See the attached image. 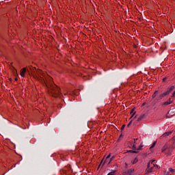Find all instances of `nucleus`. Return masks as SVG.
<instances>
[{
  "label": "nucleus",
  "instance_id": "obj_23",
  "mask_svg": "<svg viewBox=\"0 0 175 175\" xmlns=\"http://www.w3.org/2000/svg\"><path fill=\"white\" fill-rule=\"evenodd\" d=\"M174 96H175V91L173 92L170 98H174Z\"/></svg>",
  "mask_w": 175,
  "mask_h": 175
},
{
  "label": "nucleus",
  "instance_id": "obj_16",
  "mask_svg": "<svg viewBox=\"0 0 175 175\" xmlns=\"http://www.w3.org/2000/svg\"><path fill=\"white\" fill-rule=\"evenodd\" d=\"M157 142H153L152 145L150 146V150H152L155 147Z\"/></svg>",
  "mask_w": 175,
  "mask_h": 175
},
{
  "label": "nucleus",
  "instance_id": "obj_8",
  "mask_svg": "<svg viewBox=\"0 0 175 175\" xmlns=\"http://www.w3.org/2000/svg\"><path fill=\"white\" fill-rule=\"evenodd\" d=\"M145 117H146V115L142 114V115L139 116L137 118V121H138V122H139V121H142V120H144Z\"/></svg>",
  "mask_w": 175,
  "mask_h": 175
},
{
  "label": "nucleus",
  "instance_id": "obj_11",
  "mask_svg": "<svg viewBox=\"0 0 175 175\" xmlns=\"http://www.w3.org/2000/svg\"><path fill=\"white\" fill-rule=\"evenodd\" d=\"M158 92H159L158 90H156V91L154 92V94H153L152 96V98L153 99L157 97V95Z\"/></svg>",
  "mask_w": 175,
  "mask_h": 175
},
{
  "label": "nucleus",
  "instance_id": "obj_15",
  "mask_svg": "<svg viewBox=\"0 0 175 175\" xmlns=\"http://www.w3.org/2000/svg\"><path fill=\"white\" fill-rule=\"evenodd\" d=\"M139 161V159L137 158L134 159V160L132 161L133 165H135V163H137Z\"/></svg>",
  "mask_w": 175,
  "mask_h": 175
},
{
  "label": "nucleus",
  "instance_id": "obj_29",
  "mask_svg": "<svg viewBox=\"0 0 175 175\" xmlns=\"http://www.w3.org/2000/svg\"><path fill=\"white\" fill-rule=\"evenodd\" d=\"M114 159V157H112L110 159H109V161H113V159Z\"/></svg>",
  "mask_w": 175,
  "mask_h": 175
},
{
  "label": "nucleus",
  "instance_id": "obj_18",
  "mask_svg": "<svg viewBox=\"0 0 175 175\" xmlns=\"http://www.w3.org/2000/svg\"><path fill=\"white\" fill-rule=\"evenodd\" d=\"M169 172H170V173H174V172H175V170L173 169V168H169Z\"/></svg>",
  "mask_w": 175,
  "mask_h": 175
},
{
  "label": "nucleus",
  "instance_id": "obj_1",
  "mask_svg": "<svg viewBox=\"0 0 175 175\" xmlns=\"http://www.w3.org/2000/svg\"><path fill=\"white\" fill-rule=\"evenodd\" d=\"M31 75L36 80H38L40 83L46 88L49 95L53 96V98H61L62 94L61 93V89L54 84L53 78L46 74L40 70H36L33 68L31 70Z\"/></svg>",
  "mask_w": 175,
  "mask_h": 175
},
{
  "label": "nucleus",
  "instance_id": "obj_17",
  "mask_svg": "<svg viewBox=\"0 0 175 175\" xmlns=\"http://www.w3.org/2000/svg\"><path fill=\"white\" fill-rule=\"evenodd\" d=\"M143 144H141L139 147L138 148H137V151H139V150H142V148H143Z\"/></svg>",
  "mask_w": 175,
  "mask_h": 175
},
{
  "label": "nucleus",
  "instance_id": "obj_35",
  "mask_svg": "<svg viewBox=\"0 0 175 175\" xmlns=\"http://www.w3.org/2000/svg\"><path fill=\"white\" fill-rule=\"evenodd\" d=\"M136 117H137V116H135L134 118H136Z\"/></svg>",
  "mask_w": 175,
  "mask_h": 175
},
{
  "label": "nucleus",
  "instance_id": "obj_27",
  "mask_svg": "<svg viewBox=\"0 0 175 175\" xmlns=\"http://www.w3.org/2000/svg\"><path fill=\"white\" fill-rule=\"evenodd\" d=\"M107 159H110V154H109L107 157H106Z\"/></svg>",
  "mask_w": 175,
  "mask_h": 175
},
{
  "label": "nucleus",
  "instance_id": "obj_4",
  "mask_svg": "<svg viewBox=\"0 0 175 175\" xmlns=\"http://www.w3.org/2000/svg\"><path fill=\"white\" fill-rule=\"evenodd\" d=\"M174 150V147L171 146H168V148L167 149V151L165 152V155L167 157H170L172 155V150Z\"/></svg>",
  "mask_w": 175,
  "mask_h": 175
},
{
  "label": "nucleus",
  "instance_id": "obj_6",
  "mask_svg": "<svg viewBox=\"0 0 175 175\" xmlns=\"http://www.w3.org/2000/svg\"><path fill=\"white\" fill-rule=\"evenodd\" d=\"M25 72H27V68H23L21 70V77H25Z\"/></svg>",
  "mask_w": 175,
  "mask_h": 175
},
{
  "label": "nucleus",
  "instance_id": "obj_9",
  "mask_svg": "<svg viewBox=\"0 0 175 175\" xmlns=\"http://www.w3.org/2000/svg\"><path fill=\"white\" fill-rule=\"evenodd\" d=\"M167 148H169V146H167V144L164 145V146L161 149V152H164L165 154V152H166L165 151H167Z\"/></svg>",
  "mask_w": 175,
  "mask_h": 175
},
{
  "label": "nucleus",
  "instance_id": "obj_26",
  "mask_svg": "<svg viewBox=\"0 0 175 175\" xmlns=\"http://www.w3.org/2000/svg\"><path fill=\"white\" fill-rule=\"evenodd\" d=\"M107 159H110V154H109L107 157H106Z\"/></svg>",
  "mask_w": 175,
  "mask_h": 175
},
{
  "label": "nucleus",
  "instance_id": "obj_5",
  "mask_svg": "<svg viewBox=\"0 0 175 175\" xmlns=\"http://www.w3.org/2000/svg\"><path fill=\"white\" fill-rule=\"evenodd\" d=\"M174 100L172 98V97H170L165 102L163 103V106H169V105H172L173 103Z\"/></svg>",
  "mask_w": 175,
  "mask_h": 175
},
{
  "label": "nucleus",
  "instance_id": "obj_22",
  "mask_svg": "<svg viewBox=\"0 0 175 175\" xmlns=\"http://www.w3.org/2000/svg\"><path fill=\"white\" fill-rule=\"evenodd\" d=\"M154 167H157V169H159V166L158 165L153 164Z\"/></svg>",
  "mask_w": 175,
  "mask_h": 175
},
{
  "label": "nucleus",
  "instance_id": "obj_31",
  "mask_svg": "<svg viewBox=\"0 0 175 175\" xmlns=\"http://www.w3.org/2000/svg\"><path fill=\"white\" fill-rule=\"evenodd\" d=\"M166 81V78H163V81Z\"/></svg>",
  "mask_w": 175,
  "mask_h": 175
},
{
  "label": "nucleus",
  "instance_id": "obj_30",
  "mask_svg": "<svg viewBox=\"0 0 175 175\" xmlns=\"http://www.w3.org/2000/svg\"><path fill=\"white\" fill-rule=\"evenodd\" d=\"M114 159V157H112L110 159H109V161H113V159Z\"/></svg>",
  "mask_w": 175,
  "mask_h": 175
},
{
  "label": "nucleus",
  "instance_id": "obj_7",
  "mask_svg": "<svg viewBox=\"0 0 175 175\" xmlns=\"http://www.w3.org/2000/svg\"><path fill=\"white\" fill-rule=\"evenodd\" d=\"M133 172H135V170H134V169H130V170H128L125 172V174H126V175H132V173H133Z\"/></svg>",
  "mask_w": 175,
  "mask_h": 175
},
{
  "label": "nucleus",
  "instance_id": "obj_34",
  "mask_svg": "<svg viewBox=\"0 0 175 175\" xmlns=\"http://www.w3.org/2000/svg\"><path fill=\"white\" fill-rule=\"evenodd\" d=\"M98 167H100V164L98 165Z\"/></svg>",
  "mask_w": 175,
  "mask_h": 175
},
{
  "label": "nucleus",
  "instance_id": "obj_10",
  "mask_svg": "<svg viewBox=\"0 0 175 175\" xmlns=\"http://www.w3.org/2000/svg\"><path fill=\"white\" fill-rule=\"evenodd\" d=\"M172 131L166 132L164 134H163V137H166L170 135H172Z\"/></svg>",
  "mask_w": 175,
  "mask_h": 175
},
{
  "label": "nucleus",
  "instance_id": "obj_13",
  "mask_svg": "<svg viewBox=\"0 0 175 175\" xmlns=\"http://www.w3.org/2000/svg\"><path fill=\"white\" fill-rule=\"evenodd\" d=\"M135 113H136V112L135 111V108L132 109L131 111V114H132L131 118H132V117H133V116H135Z\"/></svg>",
  "mask_w": 175,
  "mask_h": 175
},
{
  "label": "nucleus",
  "instance_id": "obj_21",
  "mask_svg": "<svg viewBox=\"0 0 175 175\" xmlns=\"http://www.w3.org/2000/svg\"><path fill=\"white\" fill-rule=\"evenodd\" d=\"M124 129H125V124H123L121 127L122 131H124Z\"/></svg>",
  "mask_w": 175,
  "mask_h": 175
},
{
  "label": "nucleus",
  "instance_id": "obj_19",
  "mask_svg": "<svg viewBox=\"0 0 175 175\" xmlns=\"http://www.w3.org/2000/svg\"><path fill=\"white\" fill-rule=\"evenodd\" d=\"M133 150H135V151H136V150H137V148H136V145L134 144L132 146Z\"/></svg>",
  "mask_w": 175,
  "mask_h": 175
},
{
  "label": "nucleus",
  "instance_id": "obj_28",
  "mask_svg": "<svg viewBox=\"0 0 175 175\" xmlns=\"http://www.w3.org/2000/svg\"><path fill=\"white\" fill-rule=\"evenodd\" d=\"M133 47H134V49H136V47H137V45H136V44H133Z\"/></svg>",
  "mask_w": 175,
  "mask_h": 175
},
{
  "label": "nucleus",
  "instance_id": "obj_32",
  "mask_svg": "<svg viewBox=\"0 0 175 175\" xmlns=\"http://www.w3.org/2000/svg\"><path fill=\"white\" fill-rule=\"evenodd\" d=\"M15 80H16V81H17V80H18L17 78H16Z\"/></svg>",
  "mask_w": 175,
  "mask_h": 175
},
{
  "label": "nucleus",
  "instance_id": "obj_2",
  "mask_svg": "<svg viewBox=\"0 0 175 175\" xmlns=\"http://www.w3.org/2000/svg\"><path fill=\"white\" fill-rule=\"evenodd\" d=\"M173 90H174V86H171L170 88H168L166 92L159 95V99H163V98H165V96H167V95H169L170 92L173 91Z\"/></svg>",
  "mask_w": 175,
  "mask_h": 175
},
{
  "label": "nucleus",
  "instance_id": "obj_25",
  "mask_svg": "<svg viewBox=\"0 0 175 175\" xmlns=\"http://www.w3.org/2000/svg\"><path fill=\"white\" fill-rule=\"evenodd\" d=\"M137 140V138L134 139V144H136V141Z\"/></svg>",
  "mask_w": 175,
  "mask_h": 175
},
{
  "label": "nucleus",
  "instance_id": "obj_33",
  "mask_svg": "<svg viewBox=\"0 0 175 175\" xmlns=\"http://www.w3.org/2000/svg\"><path fill=\"white\" fill-rule=\"evenodd\" d=\"M102 162H103V161H102L100 162V165H102Z\"/></svg>",
  "mask_w": 175,
  "mask_h": 175
},
{
  "label": "nucleus",
  "instance_id": "obj_14",
  "mask_svg": "<svg viewBox=\"0 0 175 175\" xmlns=\"http://www.w3.org/2000/svg\"><path fill=\"white\" fill-rule=\"evenodd\" d=\"M110 162H111L110 161V159H105V161H104V163H107V165H109Z\"/></svg>",
  "mask_w": 175,
  "mask_h": 175
},
{
  "label": "nucleus",
  "instance_id": "obj_20",
  "mask_svg": "<svg viewBox=\"0 0 175 175\" xmlns=\"http://www.w3.org/2000/svg\"><path fill=\"white\" fill-rule=\"evenodd\" d=\"M129 152H133V154H137V150H129Z\"/></svg>",
  "mask_w": 175,
  "mask_h": 175
},
{
  "label": "nucleus",
  "instance_id": "obj_12",
  "mask_svg": "<svg viewBox=\"0 0 175 175\" xmlns=\"http://www.w3.org/2000/svg\"><path fill=\"white\" fill-rule=\"evenodd\" d=\"M116 172H117V170H113L111 172H109L107 175H116Z\"/></svg>",
  "mask_w": 175,
  "mask_h": 175
},
{
  "label": "nucleus",
  "instance_id": "obj_24",
  "mask_svg": "<svg viewBox=\"0 0 175 175\" xmlns=\"http://www.w3.org/2000/svg\"><path fill=\"white\" fill-rule=\"evenodd\" d=\"M132 124V120L128 124L127 127L129 128V126Z\"/></svg>",
  "mask_w": 175,
  "mask_h": 175
},
{
  "label": "nucleus",
  "instance_id": "obj_3",
  "mask_svg": "<svg viewBox=\"0 0 175 175\" xmlns=\"http://www.w3.org/2000/svg\"><path fill=\"white\" fill-rule=\"evenodd\" d=\"M154 162H155V160H152L149 161V163H148L147 169H146V172H148V173H151L152 172V169H154V167H150V165H152Z\"/></svg>",
  "mask_w": 175,
  "mask_h": 175
}]
</instances>
